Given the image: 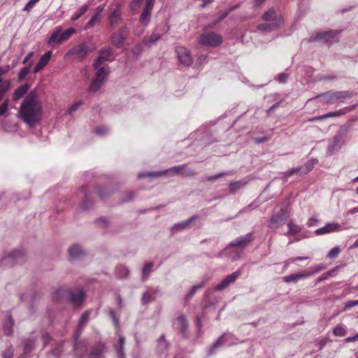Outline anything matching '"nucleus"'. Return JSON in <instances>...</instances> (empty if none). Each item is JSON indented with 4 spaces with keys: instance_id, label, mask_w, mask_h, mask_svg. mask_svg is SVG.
<instances>
[{
    "instance_id": "obj_19",
    "label": "nucleus",
    "mask_w": 358,
    "mask_h": 358,
    "mask_svg": "<svg viewBox=\"0 0 358 358\" xmlns=\"http://www.w3.org/2000/svg\"><path fill=\"white\" fill-rule=\"evenodd\" d=\"M242 272L240 269L227 275L220 284L214 287L215 291H220L227 288L230 284L234 283L241 275Z\"/></svg>"
},
{
    "instance_id": "obj_53",
    "label": "nucleus",
    "mask_w": 358,
    "mask_h": 358,
    "mask_svg": "<svg viewBox=\"0 0 358 358\" xmlns=\"http://www.w3.org/2000/svg\"><path fill=\"white\" fill-rule=\"evenodd\" d=\"M201 140L203 141V144L205 145H210L215 141H218V140L213 139L210 134L206 133L201 137Z\"/></svg>"
},
{
    "instance_id": "obj_57",
    "label": "nucleus",
    "mask_w": 358,
    "mask_h": 358,
    "mask_svg": "<svg viewBox=\"0 0 358 358\" xmlns=\"http://www.w3.org/2000/svg\"><path fill=\"white\" fill-rule=\"evenodd\" d=\"M158 346L163 350H166L168 348L169 344L168 342L165 340L164 335H162L161 337L159 338Z\"/></svg>"
},
{
    "instance_id": "obj_64",
    "label": "nucleus",
    "mask_w": 358,
    "mask_h": 358,
    "mask_svg": "<svg viewBox=\"0 0 358 358\" xmlns=\"http://www.w3.org/2000/svg\"><path fill=\"white\" fill-rule=\"evenodd\" d=\"M230 11L229 10V9L227 8L226 10L224 11H220L219 13H218V17H217V20L220 22V21H222L223 20L224 18H226L229 14H230Z\"/></svg>"
},
{
    "instance_id": "obj_44",
    "label": "nucleus",
    "mask_w": 358,
    "mask_h": 358,
    "mask_svg": "<svg viewBox=\"0 0 358 358\" xmlns=\"http://www.w3.org/2000/svg\"><path fill=\"white\" fill-rule=\"evenodd\" d=\"M245 182L242 180L231 182L229 184V190L231 193L234 194L237 190L240 189L245 185Z\"/></svg>"
},
{
    "instance_id": "obj_62",
    "label": "nucleus",
    "mask_w": 358,
    "mask_h": 358,
    "mask_svg": "<svg viewBox=\"0 0 358 358\" xmlns=\"http://www.w3.org/2000/svg\"><path fill=\"white\" fill-rule=\"evenodd\" d=\"M358 305V300H350L348 301L344 306V310L350 309L355 306Z\"/></svg>"
},
{
    "instance_id": "obj_61",
    "label": "nucleus",
    "mask_w": 358,
    "mask_h": 358,
    "mask_svg": "<svg viewBox=\"0 0 358 358\" xmlns=\"http://www.w3.org/2000/svg\"><path fill=\"white\" fill-rule=\"evenodd\" d=\"M94 131L98 136H103L108 132V128L104 127H97Z\"/></svg>"
},
{
    "instance_id": "obj_21",
    "label": "nucleus",
    "mask_w": 358,
    "mask_h": 358,
    "mask_svg": "<svg viewBox=\"0 0 358 358\" xmlns=\"http://www.w3.org/2000/svg\"><path fill=\"white\" fill-rule=\"evenodd\" d=\"M160 294L159 288H148L145 292L143 293L141 296V303L145 306L150 302L155 301L157 296Z\"/></svg>"
},
{
    "instance_id": "obj_2",
    "label": "nucleus",
    "mask_w": 358,
    "mask_h": 358,
    "mask_svg": "<svg viewBox=\"0 0 358 358\" xmlns=\"http://www.w3.org/2000/svg\"><path fill=\"white\" fill-rule=\"evenodd\" d=\"M262 20L264 22L259 24L257 27L261 31L271 32L282 28L284 25L282 15L274 8H270L265 12L262 16Z\"/></svg>"
},
{
    "instance_id": "obj_11",
    "label": "nucleus",
    "mask_w": 358,
    "mask_h": 358,
    "mask_svg": "<svg viewBox=\"0 0 358 358\" xmlns=\"http://www.w3.org/2000/svg\"><path fill=\"white\" fill-rule=\"evenodd\" d=\"M233 337L234 336L231 334L224 333L222 336H220L216 341L214 342L208 350V355H212L215 353L216 350L224 345H231L233 343Z\"/></svg>"
},
{
    "instance_id": "obj_18",
    "label": "nucleus",
    "mask_w": 358,
    "mask_h": 358,
    "mask_svg": "<svg viewBox=\"0 0 358 358\" xmlns=\"http://www.w3.org/2000/svg\"><path fill=\"white\" fill-rule=\"evenodd\" d=\"M90 52V46L87 43H83L71 48L69 54L73 56L78 60L82 61Z\"/></svg>"
},
{
    "instance_id": "obj_38",
    "label": "nucleus",
    "mask_w": 358,
    "mask_h": 358,
    "mask_svg": "<svg viewBox=\"0 0 358 358\" xmlns=\"http://www.w3.org/2000/svg\"><path fill=\"white\" fill-rule=\"evenodd\" d=\"M288 231L285 234V236H289L296 234L301 231V228L298 224H295L292 220L287 223Z\"/></svg>"
},
{
    "instance_id": "obj_34",
    "label": "nucleus",
    "mask_w": 358,
    "mask_h": 358,
    "mask_svg": "<svg viewBox=\"0 0 358 358\" xmlns=\"http://www.w3.org/2000/svg\"><path fill=\"white\" fill-rule=\"evenodd\" d=\"M152 10L143 8L139 17V22L143 26H148L150 20Z\"/></svg>"
},
{
    "instance_id": "obj_42",
    "label": "nucleus",
    "mask_w": 358,
    "mask_h": 358,
    "mask_svg": "<svg viewBox=\"0 0 358 358\" xmlns=\"http://www.w3.org/2000/svg\"><path fill=\"white\" fill-rule=\"evenodd\" d=\"M234 173H235V172L234 171H227V172H221V173H217V174L213 175V176H206L205 178V180L210 181V182H214L217 179H219V178H220L222 176H233Z\"/></svg>"
},
{
    "instance_id": "obj_55",
    "label": "nucleus",
    "mask_w": 358,
    "mask_h": 358,
    "mask_svg": "<svg viewBox=\"0 0 358 358\" xmlns=\"http://www.w3.org/2000/svg\"><path fill=\"white\" fill-rule=\"evenodd\" d=\"M13 355L14 350L13 347L10 345L2 352V358H12Z\"/></svg>"
},
{
    "instance_id": "obj_39",
    "label": "nucleus",
    "mask_w": 358,
    "mask_h": 358,
    "mask_svg": "<svg viewBox=\"0 0 358 358\" xmlns=\"http://www.w3.org/2000/svg\"><path fill=\"white\" fill-rule=\"evenodd\" d=\"M129 273L128 268L124 265H118L115 268V275L118 278H125L129 275Z\"/></svg>"
},
{
    "instance_id": "obj_52",
    "label": "nucleus",
    "mask_w": 358,
    "mask_h": 358,
    "mask_svg": "<svg viewBox=\"0 0 358 358\" xmlns=\"http://www.w3.org/2000/svg\"><path fill=\"white\" fill-rule=\"evenodd\" d=\"M83 104V102L82 101H79L77 102H75L72 104V106L68 109L67 113L69 115H73V113H75L79 107Z\"/></svg>"
},
{
    "instance_id": "obj_24",
    "label": "nucleus",
    "mask_w": 358,
    "mask_h": 358,
    "mask_svg": "<svg viewBox=\"0 0 358 358\" xmlns=\"http://www.w3.org/2000/svg\"><path fill=\"white\" fill-rule=\"evenodd\" d=\"M342 229L341 226L336 222H329L326 224L324 227H320L315 230L316 235H323L332 232L339 231Z\"/></svg>"
},
{
    "instance_id": "obj_43",
    "label": "nucleus",
    "mask_w": 358,
    "mask_h": 358,
    "mask_svg": "<svg viewBox=\"0 0 358 358\" xmlns=\"http://www.w3.org/2000/svg\"><path fill=\"white\" fill-rule=\"evenodd\" d=\"M11 88V82L9 80H6V83L0 86V102L3 100L4 96L10 91Z\"/></svg>"
},
{
    "instance_id": "obj_30",
    "label": "nucleus",
    "mask_w": 358,
    "mask_h": 358,
    "mask_svg": "<svg viewBox=\"0 0 358 358\" xmlns=\"http://www.w3.org/2000/svg\"><path fill=\"white\" fill-rule=\"evenodd\" d=\"M24 343V355L20 358H29L28 355L32 352L36 347V341L34 338H27L23 340Z\"/></svg>"
},
{
    "instance_id": "obj_14",
    "label": "nucleus",
    "mask_w": 358,
    "mask_h": 358,
    "mask_svg": "<svg viewBox=\"0 0 358 358\" xmlns=\"http://www.w3.org/2000/svg\"><path fill=\"white\" fill-rule=\"evenodd\" d=\"M348 133V128L341 127L334 136L333 141L331 144L329 145V149L334 150L340 148L345 143V139Z\"/></svg>"
},
{
    "instance_id": "obj_58",
    "label": "nucleus",
    "mask_w": 358,
    "mask_h": 358,
    "mask_svg": "<svg viewBox=\"0 0 358 358\" xmlns=\"http://www.w3.org/2000/svg\"><path fill=\"white\" fill-rule=\"evenodd\" d=\"M8 109V99L3 100V103L0 105V116L5 115Z\"/></svg>"
},
{
    "instance_id": "obj_20",
    "label": "nucleus",
    "mask_w": 358,
    "mask_h": 358,
    "mask_svg": "<svg viewBox=\"0 0 358 358\" xmlns=\"http://www.w3.org/2000/svg\"><path fill=\"white\" fill-rule=\"evenodd\" d=\"M122 4L117 3L108 15V24L112 28H115L122 20Z\"/></svg>"
},
{
    "instance_id": "obj_27",
    "label": "nucleus",
    "mask_w": 358,
    "mask_h": 358,
    "mask_svg": "<svg viewBox=\"0 0 358 358\" xmlns=\"http://www.w3.org/2000/svg\"><path fill=\"white\" fill-rule=\"evenodd\" d=\"M52 55V51H48L44 53L36 63L33 69V73H36L41 71L50 62Z\"/></svg>"
},
{
    "instance_id": "obj_35",
    "label": "nucleus",
    "mask_w": 358,
    "mask_h": 358,
    "mask_svg": "<svg viewBox=\"0 0 358 358\" xmlns=\"http://www.w3.org/2000/svg\"><path fill=\"white\" fill-rule=\"evenodd\" d=\"M104 344L99 343L92 348L89 356L90 358H98L104 352Z\"/></svg>"
},
{
    "instance_id": "obj_31",
    "label": "nucleus",
    "mask_w": 358,
    "mask_h": 358,
    "mask_svg": "<svg viewBox=\"0 0 358 358\" xmlns=\"http://www.w3.org/2000/svg\"><path fill=\"white\" fill-rule=\"evenodd\" d=\"M103 10V8L101 6H99L96 8V13L94 15L92 16L90 20L87 22L85 24L84 29L87 30L88 29H90L93 27L96 23H99L101 21V13Z\"/></svg>"
},
{
    "instance_id": "obj_37",
    "label": "nucleus",
    "mask_w": 358,
    "mask_h": 358,
    "mask_svg": "<svg viewBox=\"0 0 358 358\" xmlns=\"http://www.w3.org/2000/svg\"><path fill=\"white\" fill-rule=\"evenodd\" d=\"M125 338L123 336H120L118 339V343L115 346V350L117 355V358H124L125 355L124 352Z\"/></svg>"
},
{
    "instance_id": "obj_32",
    "label": "nucleus",
    "mask_w": 358,
    "mask_h": 358,
    "mask_svg": "<svg viewBox=\"0 0 358 358\" xmlns=\"http://www.w3.org/2000/svg\"><path fill=\"white\" fill-rule=\"evenodd\" d=\"M29 87V85L26 83L18 87L17 89H15L13 94V100L18 101L19 99L22 98L27 94Z\"/></svg>"
},
{
    "instance_id": "obj_45",
    "label": "nucleus",
    "mask_w": 358,
    "mask_h": 358,
    "mask_svg": "<svg viewBox=\"0 0 358 358\" xmlns=\"http://www.w3.org/2000/svg\"><path fill=\"white\" fill-rule=\"evenodd\" d=\"M204 285V282L199 284V285H194L193 286L190 290L188 292V293L186 294L185 297V299L186 301H189L194 296V294H196V292L199 289H201V287H203V286Z\"/></svg>"
},
{
    "instance_id": "obj_41",
    "label": "nucleus",
    "mask_w": 358,
    "mask_h": 358,
    "mask_svg": "<svg viewBox=\"0 0 358 358\" xmlns=\"http://www.w3.org/2000/svg\"><path fill=\"white\" fill-rule=\"evenodd\" d=\"M154 266V264L152 262H149L145 264L142 269L141 275L142 280L145 281L149 277L150 274L152 271V268Z\"/></svg>"
},
{
    "instance_id": "obj_8",
    "label": "nucleus",
    "mask_w": 358,
    "mask_h": 358,
    "mask_svg": "<svg viewBox=\"0 0 358 358\" xmlns=\"http://www.w3.org/2000/svg\"><path fill=\"white\" fill-rule=\"evenodd\" d=\"M24 260V252L22 250H15L1 259V265L4 267L13 266Z\"/></svg>"
},
{
    "instance_id": "obj_63",
    "label": "nucleus",
    "mask_w": 358,
    "mask_h": 358,
    "mask_svg": "<svg viewBox=\"0 0 358 358\" xmlns=\"http://www.w3.org/2000/svg\"><path fill=\"white\" fill-rule=\"evenodd\" d=\"M134 196H135V194L134 192H129L126 194L125 196L122 199L121 202L122 203L129 202L133 199Z\"/></svg>"
},
{
    "instance_id": "obj_9",
    "label": "nucleus",
    "mask_w": 358,
    "mask_h": 358,
    "mask_svg": "<svg viewBox=\"0 0 358 358\" xmlns=\"http://www.w3.org/2000/svg\"><path fill=\"white\" fill-rule=\"evenodd\" d=\"M340 31L328 30L325 31L317 32L310 40L313 42H323L333 43L338 41V36Z\"/></svg>"
},
{
    "instance_id": "obj_6",
    "label": "nucleus",
    "mask_w": 358,
    "mask_h": 358,
    "mask_svg": "<svg viewBox=\"0 0 358 358\" xmlns=\"http://www.w3.org/2000/svg\"><path fill=\"white\" fill-rule=\"evenodd\" d=\"M290 213L287 207H281L279 210H275L271 219L266 223V226L268 228H279L283 225Z\"/></svg>"
},
{
    "instance_id": "obj_28",
    "label": "nucleus",
    "mask_w": 358,
    "mask_h": 358,
    "mask_svg": "<svg viewBox=\"0 0 358 358\" xmlns=\"http://www.w3.org/2000/svg\"><path fill=\"white\" fill-rule=\"evenodd\" d=\"M69 257L71 260H76L82 258L85 255V251L78 245H73L69 248Z\"/></svg>"
},
{
    "instance_id": "obj_40",
    "label": "nucleus",
    "mask_w": 358,
    "mask_h": 358,
    "mask_svg": "<svg viewBox=\"0 0 358 358\" xmlns=\"http://www.w3.org/2000/svg\"><path fill=\"white\" fill-rule=\"evenodd\" d=\"M327 268V266L324 264H318L312 267H310L308 270L306 271V275L308 277L313 275L314 274L318 273L324 270Z\"/></svg>"
},
{
    "instance_id": "obj_49",
    "label": "nucleus",
    "mask_w": 358,
    "mask_h": 358,
    "mask_svg": "<svg viewBox=\"0 0 358 358\" xmlns=\"http://www.w3.org/2000/svg\"><path fill=\"white\" fill-rule=\"evenodd\" d=\"M161 35L159 34L153 33L149 38L148 41L144 42V45L150 47L153 43H156L161 38Z\"/></svg>"
},
{
    "instance_id": "obj_46",
    "label": "nucleus",
    "mask_w": 358,
    "mask_h": 358,
    "mask_svg": "<svg viewBox=\"0 0 358 358\" xmlns=\"http://www.w3.org/2000/svg\"><path fill=\"white\" fill-rule=\"evenodd\" d=\"M32 64V62H31L28 66H24L22 68L18 73V81L21 82L23 80L26 78L27 75L31 71V66Z\"/></svg>"
},
{
    "instance_id": "obj_29",
    "label": "nucleus",
    "mask_w": 358,
    "mask_h": 358,
    "mask_svg": "<svg viewBox=\"0 0 358 358\" xmlns=\"http://www.w3.org/2000/svg\"><path fill=\"white\" fill-rule=\"evenodd\" d=\"M199 217V216L198 215H194L193 216H192L191 217H189V219H187L186 220H183L182 222L176 223L172 227L171 230L172 231H182V230L186 229L189 227V225L193 222L196 220Z\"/></svg>"
},
{
    "instance_id": "obj_22",
    "label": "nucleus",
    "mask_w": 358,
    "mask_h": 358,
    "mask_svg": "<svg viewBox=\"0 0 358 358\" xmlns=\"http://www.w3.org/2000/svg\"><path fill=\"white\" fill-rule=\"evenodd\" d=\"M173 326L183 336H186L188 329V321L184 315H179L173 322Z\"/></svg>"
},
{
    "instance_id": "obj_50",
    "label": "nucleus",
    "mask_w": 358,
    "mask_h": 358,
    "mask_svg": "<svg viewBox=\"0 0 358 358\" xmlns=\"http://www.w3.org/2000/svg\"><path fill=\"white\" fill-rule=\"evenodd\" d=\"M346 333L345 328L342 325H336L333 329V334L336 336H344Z\"/></svg>"
},
{
    "instance_id": "obj_5",
    "label": "nucleus",
    "mask_w": 358,
    "mask_h": 358,
    "mask_svg": "<svg viewBox=\"0 0 358 358\" xmlns=\"http://www.w3.org/2000/svg\"><path fill=\"white\" fill-rule=\"evenodd\" d=\"M75 32L76 29L73 27H70L66 31H63L62 27L58 26L55 27L47 43L49 45H52L55 43L60 44L62 42L69 40Z\"/></svg>"
},
{
    "instance_id": "obj_60",
    "label": "nucleus",
    "mask_w": 358,
    "mask_h": 358,
    "mask_svg": "<svg viewBox=\"0 0 358 358\" xmlns=\"http://www.w3.org/2000/svg\"><path fill=\"white\" fill-rule=\"evenodd\" d=\"M108 192L106 189L99 187L96 188V194H97L101 199H104L108 195Z\"/></svg>"
},
{
    "instance_id": "obj_3",
    "label": "nucleus",
    "mask_w": 358,
    "mask_h": 358,
    "mask_svg": "<svg viewBox=\"0 0 358 358\" xmlns=\"http://www.w3.org/2000/svg\"><path fill=\"white\" fill-rule=\"evenodd\" d=\"M355 93L350 91H335L329 90L319 95L325 104H334L338 102H343L355 96Z\"/></svg>"
},
{
    "instance_id": "obj_54",
    "label": "nucleus",
    "mask_w": 358,
    "mask_h": 358,
    "mask_svg": "<svg viewBox=\"0 0 358 358\" xmlns=\"http://www.w3.org/2000/svg\"><path fill=\"white\" fill-rule=\"evenodd\" d=\"M131 52L133 55L138 58L141 56L142 52H143V45L141 43H138L131 50Z\"/></svg>"
},
{
    "instance_id": "obj_7",
    "label": "nucleus",
    "mask_w": 358,
    "mask_h": 358,
    "mask_svg": "<svg viewBox=\"0 0 358 358\" xmlns=\"http://www.w3.org/2000/svg\"><path fill=\"white\" fill-rule=\"evenodd\" d=\"M222 36L213 31L203 33L198 38L199 44L211 48H216L222 44Z\"/></svg>"
},
{
    "instance_id": "obj_26",
    "label": "nucleus",
    "mask_w": 358,
    "mask_h": 358,
    "mask_svg": "<svg viewBox=\"0 0 358 358\" xmlns=\"http://www.w3.org/2000/svg\"><path fill=\"white\" fill-rule=\"evenodd\" d=\"M78 196H82L83 197V200L80 203V206L83 210L89 209L92 202L91 201V194L88 193L86 190V187H82L78 192Z\"/></svg>"
},
{
    "instance_id": "obj_10",
    "label": "nucleus",
    "mask_w": 358,
    "mask_h": 358,
    "mask_svg": "<svg viewBox=\"0 0 358 358\" xmlns=\"http://www.w3.org/2000/svg\"><path fill=\"white\" fill-rule=\"evenodd\" d=\"M108 74V71L106 67H101L99 69H97L96 77L92 80L89 91L90 92H97L105 82Z\"/></svg>"
},
{
    "instance_id": "obj_16",
    "label": "nucleus",
    "mask_w": 358,
    "mask_h": 358,
    "mask_svg": "<svg viewBox=\"0 0 358 358\" xmlns=\"http://www.w3.org/2000/svg\"><path fill=\"white\" fill-rule=\"evenodd\" d=\"M179 62L185 66H189L193 64V58L191 52L183 46H178L176 48Z\"/></svg>"
},
{
    "instance_id": "obj_15",
    "label": "nucleus",
    "mask_w": 358,
    "mask_h": 358,
    "mask_svg": "<svg viewBox=\"0 0 358 358\" xmlns=\"http://www.w3.org/2000/svg\"><path fill=\"white\" fill-rule=\"evenodd\" d=\"M181 171V165L176 166L173 167H171L167 170H165L164 171H156V172H142L138 173V178H144L147 177L150 178H157L162 176L166 173L171 174L172 176L176 175L179 173H180Z\"/></svg>"
},
{
    "instance_id": "obj_12",
    "label": "nucleus",
    "mask_w": 358,
    "mask_h": 358,
    "mask_svg": "<svg viewBox=\"0 0 358 358\" xmlns=\"http://www.w3.org/2000/svg\"><path fill=\"white\" fill-rule=\"evenodd\" d=\"M113 55V50L110 47H104L102 48L99 52V55L93 64V67L95 69H99L102 66V64L104 62H111L113 60L112 57Z\"/></svg>"
},
{
    "instance_id": "obj_23",
    "label": "nucleus",
    "mask_w": 358,
    "mask_h": 358,
    "mask_svg": "<svg viewBox=\"0 0 358 358\" xmlns=\"http://www.w3.org/2000/svg\"><path fill=\"white\" fill-rule=\"evenodd\" d=\"M89 317H90V313L87 311V312H85L82 315V316L80 317V318L79 320L78 326V334L76 337V341H75L74 347H73L75 351H77L80 345V343L78 342V338L80 337V335L81 334V331H82L83 327L86 325V324L88 322Z\"/></svg>"
},
{
    "instance_id": "obj_1",
    "label": "nucleus",
    "mask_w": 358,
    "mask_h": 358,
    "mask_svg": "<svg viewBox=\"0 0 358 358\" xmlns=\"http://www.w3.org/2000/svg\"><path fill=\"white\" fill-rule=\"evenodd\" d=\"M19 117L29 127H34L42 117V105L34 92L27 94L20 108Z\"/></svg>"
},
{
    "instance_id": "obj_51",
    "label": "nucleus",
    "mask_w": 358,
    "mask_h": 358,
    "mask_svg": "<svg viewBox=\"0 0 358 358\" xmlns=\"http://www.w3.org/2000/svg\"><path fill=\"white\" fill-rule=\"evenodd\" d=\"M340 252H341L340 247L336 246L329 251L327 257L329 259H335L337 257V256L338 255Z\"/></svg>"
},
{
    "instance_id": "obj_47",
    "label": "nucleus",
    "mask_w": 358,
    "mask_h": 358,
    "mask_svg": "<svg viewBox=\"0 0 358 358\" xmlns=\"http://www.w3.org/2000/svg\"><path fill=\"white\" fill-rule=\"evenodd\" d=\"M317 163H318V160L317 159H311L308 160L304 164V171H303L302 173L305 175L309 173L313 170L314 165Z\"/></svg>"
},
{
    "instance_id": "obj_56",
    "label": "nucleus",
    "mask_w": 358,
    "mask_h": 358,
    "mask_svg": "<svg viewBox=\"0 0 358 358\" xmlns=\"http://www.w3.org/2000/svg\"><path fill=\"white\" fill-rule=\"evenodd\" d=\"M143 1V0H132L129 3L130 10L133 11L137 10L140 8Z\"/></svg>"
},
{
    "instance_id": "obj_13",
    "label": "nucleus",
    "mask_w": 358,
    "mask_h": 358,
    "mask_svg": "<svg viewBox=\"0 0 358 358\" xmlns=\"http://www.w3.org/2000/svg\"><path fill=\"white\" fill-rule=\"evenodd\" d=\"M255 240L253 232H249L244 236L237 237L231 241L228 246L238 248H245Z\"/></svg>"
},
{
    "instance_id": "obj_48",
    "label": "nucleus",
    "mask_w": 358,
    "mask_h": 358,
    "mask_svg": "<svg viewBox=\"0 0 358 358\" xmlns=\"http://www.w3.org/2000/svg\"><path fill=\"white\" fill-rule=\"evenodd\" d=\"M180 173L185 177H191L195 175L194 171L187 167L186 164L181 165Z\"/></svg>"
},
{
    "instance_id": "obj_25",
    "label": "nucleus",
    "mask_w": 358,
    "mask_h": 358,
    "mask_svg": "<svg viewBox=\"0 0 358 358\" xmlns=\"http://www.w3.org/2000/svg\"><path fill=\"white\" fill-rule=\"evenodd\" d=\"M14 320L11 315L7 314L3 322V334L7 336H12L13 334Z\"/></svg>"
},
{
    "instance_id": "obj_36",
    "label": "nucleus",
    "mask_w": 358,
    "mask_h": 358,
    "mask_svg": "<svg viewBox=\"0 0 358 358\" xmlns=\"http://www.w3.org/2000/svg\"><path fill=\"white\" fill-rule=\"evenodd\" d=\"M88 8H89V5H87V4H84V5L81 6L77 10H76L73 13V15L71 17V21L73 22H76V20H78L80 17H81L87 12Z\"/></svg>"
},
{
    "instance_id": "obj_59",
    "label": "nucleus",
    "mask_w": 358,
    "mask_h": 358,
    "mask_svg": "<svg viewBox=\"0 0 358 358\" xmlns=\"http://www.w3.org/2000/svg\"><path fill=\"white\" fill-rule=\"evenodd\" d=\"M97 224L103 227H107L108 226L109 222L108 219L106 217H101L99 219L96 220Z\"/></svg>"
},
{
    "instance_id": "obj_33",
    "label": "nucleus",
    "mask_w": 358,
    "mask_h": 358,
    "mask_svg": "<svg viewBox=\"0 0 358 358\" xmlns=\"http://www.w3.org/2000/svg\"><path fill=\"white\" fill-rule=\"evenodd\" d=\"M308 278V275H306V271L298 273H292L289 275H286L283 277V281L289 283V282H296L299 280L304 279Z\"/></svg>"
},
{
    "instance_id": "obj_17",
    "label": "nucleus",
    "mask_w": 358,
    "mask_h": 358,
    "mask_svg": "<svg viewBox=\"0 0 358 358\" xmlns=\"http://www.w3.org/2000/svg\"><path fill=\"white\" fill-rule=\"evenodd\" d=\"M129 34L127 26L122 27L110 36V43L115 47L120 48L124 43Z\"/></svg>"
},
{
    "instance_id": "obj_4",
    "label": "nucleus",
    "mask_w": 358,
    "mask_h": 358,
    "mask_svg": "<svg viewBox=\"0 0 358 358\" xmlns=\"http://www.w3.org/2000/svg\"><path fill=\"white\" fill-rule=\"evenodd\" d=\"M66 297L68 298L73 305L78 306L84 301L85 295L84 292L82 290L72 292L64 289H59L52 294V298L55 300H60Z\"/></svg>"
}]
</instances>
